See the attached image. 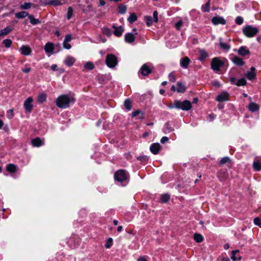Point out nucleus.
<instances>
[{
  "label": "nucleus",
  "instance_id": "f257e3e1",
  "mask_svg": "<svg viewBox=\"0 0 261 261\" xmlns=\"http://www.w3.org/2000/svg\"><path fill=\"white\" fill-rule=\"evenodd\" d=\"M75 100L72 95L62 94L59 95L56 100V106L61 109L68 108L70 105H73Z\"/></svg>",
  "mask_w": 261,
  "mask_h": 261
},
{
  "label": "nucleus",
  "instance_id": "f03ea898",
  "mask_svg": "<svg viewBox=\"0 0 261 261\" xmlns=\"http://www.w3.org/2000/svg\"><path fill=\"white\" fill-rule=\"evenodd\" d=\"M169 108L171 109L175 108L177 109H181L183 111H189L192 108V103L190 101L185 100L181 101L179 100H175L173 104H170L168 106Z\"/></svg>",
  "mask_w": 261,
  "mask_h": 261
},
{
  "label": "nucleus",
  "instance_id": "7ed1b4c3",
  "mask_svg": "<svg viewBox=\"0 0 261 261\" xmlns=\"http://www.w3.org/2000/svg\"><path fill=\"white\" fill-rule=\"evenodd\" d=\"M242 31L245 36L248 38L253 37L258 33V29L257 28L250 25L244 27Z\"/></svg>",
  "mask_w": 261,
  "mask_h": 261
},
{
  "label": "nucleus",
  "instance_id": "20e7f679",
  "mask_svg": "<svg viewBox=\"0 0 261 261\" xmlns=\"http://www.w3.org/2000/svg\"><path fill=\"white\" fill-rule=\"evenodd\" d=\"M224 65L223 61L221 60L220 58L215 57L212 60L211 66L212 69L216 72H218L220 70L221 67Z\"/></svg>",
  "mask_w": 261,
  "mask_h": 261
},
{
  "label": "nucleus",
  "instance_id": "39448f33",
  "mask_svg": "<svg viewBox=\"0 0 261 261\" xmlns=\"http://www.w3.org/2000/svg\"><path fill=\"white\" fill-rule=\"evenodd\" d=\"M106 63L109 67L114 68L118 63L117 58L113 54H108L106 57Z\"/></svg>",
  "mask_w": 261,
  "mask_h": 261
},
{
  "label": "nucleus",
  "instance_id": "423d86ee",
  "mask_svg": "<svg viewBox=\"0 0 261 261\" xmlns=\"http://www.w3.org/2000/svg\"><path fill=\"white\" fill-rule=\"evenodd\" d=\"M115 180L119 182H122L127 179L126 174L123 170L117 171L114 175Z\"/></svg>",
  "mask_w": 261,
  "mask_h": 261
},
{
  "label": "nucleus",
  "instance_id": "0eeeda50",
  "mask_svg": "<svg viewBox=\"0 0 261 261\" xmlns=\"http://www.w3.org/2000/svg\"><path fill=\"white\" fill-rule=\"evenodd\" d=\"M158 12L155 11L153 12V20L152 19L151 17L150 16H146L145 17V19L146 22V23L147 25L150 26L151 25L153 21L155 22H158Z\"/></svg>",
  "mask_w": 261,
  "mask_h": 261
},
{
  "label": "nucleus",
  "instance_id": "6e6552de",
  "mask_svg": "<svg viewBox=\"0 0 261 261\" xmlns=\"http://www.w3.org/2000/svg\"><path fill=\"white\" fill-rule=\"evenodd\" d=\"M33 98L31 97H29L24 101L23 106L27 112H30L32 111L33 108Z\"/></svg>",
  "mask_w": 261,
  "mask_h": 261
},
{
  "label": "nucleus",
  "instance_id": "1a4fd4ad",
  "mask_svg": "<svg viewBox=\"0 0 261 261\" xmlns=\"http://www.w3.org/2000/svg\"><path fill=\"white\" fill-rule=\"evenodd\" d=\"M256 70L254 67H251L250 70L245 74V76L249 80H252L256 78Z\"/></svg>",
  "mask_w": 261,
  "mask_h": 261
},
{
  "label": "nucleus",
  "instance_id": "9d476101",
  "mask_svg": "<svg viewBox=\"0 0 261 261\" xmlns=\"http://www.w3.org/2000/svg\"><path fill=\"white\" fill-rule=\"evenodd\" d=\"M140 71L142 75L146 76L151 73V69L147 64H144L142 66Z\"/></svg>",
  "mask_w": 261,
  "mask_h": 261
},
{
  "label": "nucleus",
  "instance_id": "9b49d317",
  "mask_svg": "<svg viewBox=\"0 0 261 261\" xmlns=\"http://www.w3.org/2000/svg\"><path fill=\"white\" fill-rule=\"evenodd\" d=\"M161 148V146L159 143H155L151 144L150 147V151L154 154H156L159 153Z\"/></svg>",
  "mask_w": 261,
  "mask_h": 261
},
{
  "label": "nucleus",
  "instance_id": "f8f14e48",
  "mask_svg": "<svg viewBox=\"0 0 261 261\" xmlns=\"http://www.w3.org/2000/svg\"><path fill=\"white\" fill-rule=\"evenodd\" d=\"M238 53L241 56H249L250 52L249 50L244 46H241L238 50Z\"/></svg>",
  "mask_w": 261,
  "mask_h": 261
},
{
  "label": "nucleus",
  "instance_id": "ddd939ff",
  "mask_svg": "<svg viewBox=\"0 0 261 261\" xmlns=\"http://www.w3.org/2000/svg\"><path fill=\"white\" fill-rule=\"evenodd\" d=\"M231 60L235 65L238 66H243L245 64L243 60L237 56H234Z\"/></svg>",
  "mask_w": 261,
  "mask_h": 261
},
{
  "label": "nucleus",
  "instance_id": "4468645a",
  "mask_svg": "<svg viewBox=\"0 0 261 261\" xmlns=\"http://www.w3.org/2000/svg\"><path fill=\"white\" fill-rule=\"evenodd\" d=\"M212 22L215 25H217L219 24H224L226 23L225 19L223 17L220 16L213 17L212 19Z\"/></svg>",
  "mask_w": 261,
  "mask_h": 261
},
{
  "label": "nucleus",
  "instance_id": "2eb2a0df",
  "mask_svg": "<svg viewBox=\"0 0 261 261\" xmlns=\"http://www.w3.org/2000/svg\"><path fill=\"white\" fill-rule=\"evenodd\" d=\"M135 35L132 33H127L125 35V41L128 43H132L135 40Z\"/></svg>",
  "mask_w": 261,
  "mask_h": 261
},
{
  "label": "nucleus",
  "instance_id": "dca6fc26",
  "mask_svg": "<svg viewBox=\"0 0 261 261\" xmlns=\"http://www.w3.org/2000/svg\"><path fill=\"white\" fill-rule=\"evenodd\" d=\"M20 53L22 55L24 56L30 55L31 53V49L27 46L22 45L19 49Z\"/></svg>",
  "mask_w": 261,
  "mask_h": 261
},
{
  "label": "nucleus",
  "instance_id": "f3484780",
  "mask_svg": "<svg viewBox=\"0 0 261 261\" xmlns=\"http://www.w3.org/2000/svg\"><path fill=\"white\" fill-rule=\"evenodd\" d=\"M190 62V59L187 57H185L181 59L180 61V64L182 68H187Z\"/></svg>",
  "mask_w": 261,
  "mask_h": 261
},
{
  "label": "nucleus",
  "instance_id": "a211bd4d",
  "mask_svg": "<svg viewBox=\"0 0 261 261\" xmlns=\"http://www.w3.org/2000/svg\"><path fill=\"white\" fill-rule=\"evenodd\" d=\"M75 59L71 56H67L65 61L64 63L68 66H72L75 62Z\"/></svg>",
  "mask_w": 261,
  "mask_h": 261
},
{
  "label": "nucleus",
  "instance_id": "6ab92c4d",
  "mask_svg": "<svg viewBox=\"0 0 261 261\" xmlns=\"http://www.w3.org/2000/svg\"><path fill=\"white\" fill-rule=\"evenodd\" d=\"M228 94L227 92H223L217 97V100L218 101H224L227 100Z\"/></svg>",
  "mask_w": 261,
  "mask_h": 261
},
{
  "label": "nucleus",
  "instance_id": "aec40b11",
  "mask_svg": "<svg viewBox=\"0 0 261 261\" xmlns=\"http://www.w3.org/2000/svg\"><path fill=\"white\" fill-rule=\"evenodd\" d=\"M248 109L251 112H255L259 110V107L255 102H251L248 106Z\"/></svg>",
  "mask_w": 261,
  "mask_h": 261
},
{
  "label": "nucleus",
  "instance_id": "412c9836",
  "mask_svg": "<svg viewBox=\"0 0 261 261\" xmlns=\"http://www.w3.org/2000/svg\"><path fill=\"white\" fill-rule=\"evenodd\" d=\"M114 34L117 36L120 37L122 35L123 32H124V30L121 27H114Z\"/></svg>",
  "mask_w": 261,
  "mask_h": 261
},
{
  "label": "nucleus",
  "instance_id": "4be33fe9",
  "mask_svg": "<svg viewBox=\"0 0 261 261\" xmlns=\"http://www.w3.org/2000/svg\"><path fill=\"white\" fill-rule=\"evenodd\" d=\"M32 144L35 147H39L43 145V142L40 138H36L32 140Z\"/></svg>",
  "mask_w": 261,
  "mask_h": 261
},
{
  "label": "nucleus",
  "instance_id": "5701e85b",
  "mask_svg": "<svg viewBox=\"0 0 261 261\" xmlns=\"http://www.w3.org/2000/svg\"><path fill=\"white\" fill-rule=\"evenodd\" d=\"M16 166L13 164H9L6 166V170L10 173H14L16 171Z\"/></svg>",
  "mask_w": 261,
  "mask_h": 261
},
{
  "label": "nucleus",
  "instance_id": "b1692460",
  "mask_svg": "<svg viewBox=\"0 0 261 261\" xmlns=\"http://www.w3.org/2000/svg\"><path fill=\"white\" fill-rule=\"evenodd\" d=\"M132 116L135 117L137 116H139V119H143L144 118V113L141 110H138L136 111L133 112L132 113Z\"/></svg>",
  "mask_w": 261,
  "mask_h": 261
},
{
  "label": "nucleus",
  "instance_id": "393cba45",
  "mask_svg": "<svg viewBox=\"0 0 261 261\" xmlns=\"http://www.w3.org/2000/svg\"><path fill=\"white\" fill-rule=\"evenodd\" d=\"M37 100L39 103H42L46 100V94L43 93L38 95Z\"/></svg>",
  "mask_w": 261,
  "mask_h": 261
},
{
  "label": "nucleus",
  "instance_id": "a878e982",
  "mask_svg": "<svg viewBox=\"0 0 261 261\" xmlns=\"http://www.w3.org/2000/svg\"><path fill=\"white\" fill-rule=\"evenodd\" d=\"M44 49L46 53H52L54 49L53 44L50 42L46 43L45 45Z\"/></svg>",
  "mask_w": 261,
  "mask_h": 261
},
{
  "label": "nucleus",
  "instance_id": "bb28decb",
  "mask_svg": "<svg viewBox=\"0 0 261 261\" xmlns=\"http://www.w3.org/2000/svg\"><path fill=\"white\" fill-rule=\"evenodd\" d=\"M63 0H50L48 1L47 4L52 5L53 6H58L61 5Z\"/></svg>",
  "mask_w": 261,
  "mask_h": 261
},
{
  "label": "nucleus",
  "instance_id": "cd10ccee",
  "mask_svg": "<svg viewBox=\"0 0 261 261\" xmlns=\"http://www.w3.org/2000/svg\"><path fill=\"white\" fill-rule=\"evenodd\" d=\"M239 251L238 250H236L232 251L231 258L233 261H237L241 259V256L240 255L236 256V254L239 252Z\"/></svg>",
  "mask_w": 261,
  "mask_h": 261
},
{
  "label": "nucleus",
  "instance_id": "c85d7f7f",
  "mask_svg": "<svg viewBox=\"0 0 261 261\" xmlns=\"http://www.w3.org/2000/svg\"><path fill=\"white\" fill-rule=\"evenodd\" d=\"M177 88H176V91L178 93H183L186 90L185 86L182 85L181 83L178 82L177 83Z\"/></svg>",
  "mask_w": 261,
  "mask_h": 261
},
{
  "label": "nucleus",
  "instance_id": "c756f323",
  "mask_svg": "<svg viewBox=\"0 0 261 261\" xmlns=\"http://www.w3.org/2000/svg\"><path fill=\"white\" fill-rule=\"evenodd\" d=\"M84 70H92L94 68V65L92 62H88L84 64Z\"/></svg>",
  "mask_w": 261,
  "mask_h": 261
},
{
  "label": "nucleus",
  "instance_id": "7c9ffc66",
  "mask_svg": "<svg viewBox=\"0 0 261 261\" xmlns=\"http://www.w3.org/2000/svg\"><path fill=\"white\" fill-rule=\"evenodd\" d=\"M200 54V57H199L198 59L200 61H203L208 57L207 53L204 50H200L199 51Z\"/></svg>",
  "mask_w": 261,
  "mask_h": 261
},
{
  "label": "nucleus",
  "instance_id": "2f4dec72",
  "mask_svg": "<svg viewBox=\"0 0 261 261\" xmlns=\"http://www.w3.org/2000/svg\"><path fill=\"white\" fill-rule=\"evenodd\" d=\"M124 105L126 109L128 111L131 110L132 107V101L129 99H126L124 102Z\"/></svg>",
  "mask_w": 261,
  "mask_h": 261
},
{
  "label": "nucleus",
  "instance_id": "473e14b6",
  "mask_svg": "<svg viewBox=\"0 0 261 261\" xmlns=\"http://www.w3.org/2000/svg\"><path fill=\"white\" fill-rule=\"evenodd\" d=\"M27 16H29V15L28 13L25 11H21V12H20L18 13H16L15 14V16L17 18H23Z\"/></svg>",
  "mask_w": 261,
  "mask_h": 261
},
{
  "label": "nucleus",
  "instance_id": "72a5a7b5",
  "mask_svg": "<svg viewBox=\"0 0 261 261\" xmlns=\"http://www.w3.org/2000/svg\"><path fill=\"white\" fill-rule=\"evenodd\" d=\"M12 29L9 27H7L5 29L0 30L1 36H5L8 34Z\"/></svg>",
  "mask_w": 261,
  "mask_h": 261
},
{
  "label": "nucleus",
  "instance_id": "f704fd0d",
  "mask_svg": "<svg viewBox=\"0 0 261 261\" xmlns=\"http://www.w3.org/2000/svg\"><path fill=\"white\" fill-rule=\"evenodd\" d=\"M29 18L30 20V22L33 25H35L41 22L38 19L35 18L32 15H29Z\"/></svg>",
  "mask_w": 261,
  "mask_h": 261
},
{
  "label": "nucleus",
  "instance_id": "c9c22d12",
  "mask_svg": "<svg viewBox=\"0 0 261 261\" xmlns=\"http://www.w3.org/2000/svg\"><path fill=\"white\" fill-rule=\"evenodd\" d=\"M210 7V0H208V1L204 5H203L201 7V10L204 12H209Z\"/></svg>",
  "mask_w": 261,
  "mask_h": 261
},
{
  "label": "nucleus",
  "instance_id": "e433bc0d",
  "mask_svg": "<svg viewBox=\"0 0 261 261\" xmlns=\"http://www.w3.org/2000/svg\"><path fill=\"white\" fill-rule=\"evenodd\" d=\"M137 16L135 13L130 14L127 19L128 21L131 23L136 21L137 20Z\"/></svg>",
  "mask_w": 261,
  "mask_h": 261
},
{
  "label": "nucleus",
  "instance_id": "4c0bfd02",
  "mask_svg": "<svg viewBox=\"0 0 261 261\" xmlns=\"http://www.w3.org/2000/svg\"><path fill=\"white\" fill-rule=\"evenodd\" d=\"M194 239L196 242L200 243L202 242L203 238V237L199 233H195L194 236Z\"/></svg>",
  "mask_w": 261,
  "mask_h": 261
},
{
  "label": "nucleus",
  "instance_id": "58836bf2",
  "mask_svg": "<svg viewBox=\"0 0 261 261\" xmlns=\"http://www.w3.org/2000/svg\"><path fill=\"white\" fill-rule=\"evenodd\" d=\"M127 7L125 5L121 4L118 7V12L121 14H124L126 12Z\"/></svg>",
  "mask_w": 261,
  "mask_h": 261
},
{
  "label": "nucleus",
  "instance_id": "ea45409f",
  "mask_svg": "<svg viewBox=\"0 0 261 261\" xmlns=\"http://www.w3.org/2000/svg\"><path fill=\"white\" fill-rule=\"evenodd\" d=\"M220 47L224 50H228L230 48V46L228 44L222 42L221 39H220Z\"/></svg>",
  "mask_w": 261,
  "mask_h": 261
},
{
  "label": "nucleus",
  "instance_id": "a19ab883",
  "mask_svg": "<svg viewBox=\"0 0 261 261\" xmlns=\"http://www.w3.org/2000/svg\"><path fill=\"white\" fill-rule=\"evenodd\" d=\"M254 169L256 171H259L261 170V163L259 162H255L253 164Z\"/></svg>",
  "mask_w": 261,
  "mask_h": 261
},
{
  "label": "nucleus",
  "instance_id": "79ce46f5",
  "mask_svg": "<svg viewBox=\"0 0 261 261\" xmlns=\"http://www.w3.org/2000/svg\"><path fill=\"white\" fill-rule=\"evenodd\" d=\"M230 159L228 157H224L220 161V164L223 165L227 163H230Z\"/></svg>",
  "mask_w": 261,
  "mask_h": 261
},
{
  "label": "nucleus",
  "instance_id": "37998d69",
  "mask_svg": "<svg viewBox=\"0 0 261 261\" xmlns=\"http://www.w3.org/2000/svg\"><path fill=\"white\" fill-rule=\"evenodd\" d=\"M247 82L244 79H239L237 83H236V85L238 86H245Z\"/></svg>",
  "mask_w": 261,
  "mask_h": 261
},
{
  "label": "nucleus",
  "instance_id": "c03bdc74",
  "mask_svg": "<svg viewBox=\"0 0 261 261\" xmlns=\"http://www.w3.org/2000/svg\"><path fill=\"white\" fill-rule=\"evenodd\" d=\"M73 9L71 7H69L67 9V18L70 19L73 15Z\"/></svg>",
  "mask_w": 261,
  "mask_h": 261
},
{
  "label": "nucleus",
  "instance_id": "a18cd8bd",
  "mask_svg": "<svg viewBox=\"0 0 261 261\" xmlns=\"http://www.w3.org/2000/svg\"><path fill=\"white\" fill-rule=\"evenodd\" d=\"M12 41L10 39H5L3 41V43L4 44L5 47L8 48L10 47L12 44Z\"/></svg>",
  "mask_w": 261,
  "mask_h": 261
},
{
  "label": "nucleus",
  "instance_id": "49530a36",
  "mask_svg": "<svg viewBox=\"0 0 261 261\" xmlns=\"http://www.w3.org/2000/svg\"><path fill=\"white\" fill-rule=\"evenodd\" d=\"M113 245V239L111 238H110L108 239L105 246L107 248H110Z\"/></svg>",
  "mask_w": 261,
  "mask_h": 261
},
{
  "label": "nucleus",
  "instance_id": "de8ad7c7",
  "mask_svg": "<svg viewBox=\"0 0 261 261\" xmlns=\"http://www.w3.org/2000/svg\"><path fill=\"white\" fill-rule=\"evenodd\" d=\"M31 3H24L23 5L20 6L22 9H30L32 6Z\"/></svg>",
  "mask_w": 261,
  "mask_h": 261
},
{
  "label": "nucleus",
  "instance_id": "09e8293b",
  "mask_svg": "<svg viewBox=\"0 0 261 261\" xmlns=\"http://www.w3.org/2000/svg\"><path fill=\"white\" fill-rule=\"evenodd\" d=\"M14 110L13 109L7 111V116L9 119H12L14 117Z\"/></svg>",
  "mask_w": 261,
  "mask_h": 261
},
{
  "label": "nucleus",
  "instance_id": "8fccbe9b",
  "mask_svg": "<svg viewBox=\"0 0 261 261\" xmlns=\"http://www.w3.org/2000/svg\"><path fill=\"white\" fill-rule=\"evenodd\" d=\"M170 198V196L168 194H164V195H163L162 196H161V201L163 202H167L169 199Z\"/></svg>",
  "mask_w": 261,
  "mask_h": 261
},
{
  "label": "nucleus",
  "instance_id": "3c124183",
  "mask_svg": "<svg viewBox=\"0 0 261 261\" xmlns=\"http://www.w3.org/2000/svg\"><path fill=\"white\" fill-rule=\"evenodd\" d=\"M169 80L171 82H174L176 81V76L173 72H171L169 74Z\"/></svg>",
  "mask_w": 261,
  "mask_h": 261
},
{
  "label": "nucleus",
  "instance_id": "603ef678",
  "mask_svg": "<svg viewBox=\"0 0 261 261\" xmlns=\"http://www.w3.org/2000/svg\"><path fill=\"white\" fill-rule=\"evenodd\" d=\"M3 127V129L7 131L8 130V126L7 124H5L3 121L1 119H0V129H2Z\"/></svg>",
  "mask_w": 261,
  "mask_h": 261
},
{
  "label": "nucleus",
  "instance_id": "864d4df0",
  "mask_svg": "<svg viewBox=\"0 0 261 261\" xmlns=\"http://www.w3.org/2000/svg\"><path fill=\"white\" fill-rule=\"evenodd\" d=\"M254 223L256 225L258 226L261 228V220L258 217H256L254 219Z\"/></svg>",
  "mask_w": 261,
  "mask_h": 261
},
{
  "label": "nucleus",
  "instance_id": "5fc2aeb1",
  "mask_svg": "<svg viewBox=\"0 0 261 261\" xmlns=\"http://www.w3.org/2000/svg\"><path fill=\"white\" fill-rule=\"evenodd\" d=\"M236 22L239 25L242 24L243 22V18L241 16H238L236 18Z\"/></svg>",
  "mask_w": 261,
  "mask_h": 261
},
{
  "label": "nucleus",
  "instance_id": "6e6d98bb",
  "mask_svg": "<svg viewBox=\"0 0 261 261\" xmlns=\"http://www.w3.org/2000/svg\"><path fill=\"white\" fill-rule=\"evenodd\" d=\"M165 129L166 132H171L173 130V129L170 127V124L169 123L166 124Z\"/></svg>",
  "mask_w": 261,
  "mask_h": 261
},
{
  "label": "nucleus",
  "instance_id": "4d7b16f0",
  "mask_svg": "<svg viewBox=\"0 0 261 261\" xmlns=\"http://www.w3.org/2000/svg\"><path fill=\"white\" fill-rule=\"evenodd\" d=\"M183 24V21L182 20H179L175 23V27L177 30H179L180 27Z\"/></svg>",
  "mask_w": 261,
  "mask_h": 261
},
{
  "label": "nucleus",
  "instance_id": "13d9d810",
  "mask_svg": "<svg viewBox=\"0 0 261 261\" xmlns=\"http://www.w3.org/2000/svg\"><path fill=\"white\" fill-rule=\"evenodd\" d=\"M63 46L65 49H69L70 48H71L70 44L69 43V42L66 41L63 42Z\"/></svg>",
  "mask_w": 261,
  "mask_h": 261
},
{
  "label": "nucleus",
  "instance_id": "bf43d9fd",
  "mask_svg": "<svg viewBox=\"0 0 261 261\" xmlns=\"http://www.w3.org/2000/svg\"><path fill=\"white\" fill-rule=\"evenodd\" d=\"M137 159L141 161H146L148 158L147 156H140L137 158Z\"/></svg>",
  "mask_w": 261,
  "mask_h": 261
},
{
  "label": "nucleus",
  "instance_id": "052dcab7",
  "mask_svg": "<svg viewBox=\"0 0 261 261\" xmlns=\"http://www.w3.org/2000/svg\"><path fill=\"white\" fill-rule=\"evenodd\" d=\"M31 70V68L30 67H28L27 65L25 66V67L22 69V72L24 73H29Z\"/></svg>",
  "mask_w": 261,
  "mask_h": 261
},
{
  "label": "nucleus",
  "instance_id": "680f3d73",
  "mask_svg": "<svg viewBox=\"0 0 261 261\" xmlns=\"http://www.w3.org/2000/svg\"><path fill=\"white\" fill-rule=\"evenodd\" d=\"M71 40V36L70 34H68L66 36L64 41L69 42Z\"/></svg>",
  "mask_w": 261,
  "mask_h": 261
},
{
  "label": "nucleus",
  "instance_id": "e2e57ef3",
  "mask_svg": "<svg viewBox=\"0 0 261 261\" xmlns=\"http://www.w3.org/2000/svg\"><path fill=\"white\" fill-rule=\"evenodd\" d=\"M169 140V138L167 137H163L161 139V142L163 144L168 142Z\"/></svg>",
  "mask_w": 261,
  "mask_h": 261
},
{
  "label": "nucleus",
  "instance_id": "0e129e2a",
  "mask_svg": "<svg viewBox=\"0 0 261 261\" xmlns=\"http://www.w3.org/2000/svg\"><path fill=\"white\" fill-rule=\"evenodd\" d=\"M137 261H148V260H147V258H146L145 256H140L138 258Z\"/></svg>",
  "mask_w": 261,
  "mask_h": 261
},
{
  "label": "nucleus",
  "instance_id": "69168bd1",
  "mask_svg": "<svg viewBox=\"0 0 261 261\" xmlns=\"http://www.w3.org/2000/svg\"><path fill=\"white\" fill-rule=\"evenodd\" d=\"M51 69L53 71H55L57 70V65L56 64H53L51 66Z\"/></svg>",
  "mask_w": 261,
  "mask_h": 261
},
{
  "label": "nucleus",
  "instance_id": "338daca9",
  "mask_svg": "<svg viewBox=\"0 0 261 261\" xmlns=\"http://www.w3.org/2000/svg\"><path fill=\"white\" fill-rule=\"evenodd\" d=\"M213 85L218 87H219L220 86V84L218 81H214Z\"/></svg>",
  "mask_w": 261,
  "mask_h": 261
},
{
  "label": "nucleus",
  "instance_id": "774afa93",
  "mask_svg": "<svg viewBox=\"0 0 261 261\" xmlns=\"http://www.w3.org/2000/svg\"><path fill=\"white\" fill-rule=\"evenodd\" d=\"M106 3L104 0H99V5L100 6H104L105 5Z\"/></svg>",
  "mask_w": 261,
  "mask_h": 261
}]
</instances>
